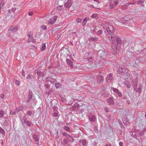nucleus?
<instances>
[{
    "instance_id": "nucleus-56",
    "label": "nucleus",
    "mask_w": 146,
    "mask_h": 146,
    "mask_svg": "<svg viewBox=\"0 0 146 146\" xmlns=\"http://www.w3.org/2000/svg\"><path fill=\"white\" fill-rule=\"evenodd\" d=\"M4 1L3 0H2L1 2V4H0V7L1 8L3 6H4Z\"/></svg>"
},
{
    "instance_id": "nucleus-43",
    "label": "nucleus",
    "mask_w": 146,
    "mask_h": 146,
    "mask_svg": "<svg viewBox=\"0 0 146 146\" xmlns=\"http://www.w3.org/2000/svg\"><path fill=\"white\" fill-rule=\"evenodd\" d=\"M4 112L2 110H0V118L2 117L4 115Z\"/></svg>"
},
{
    "instance_id": "nucleus-7",
    "label": "nucleus",
    "mask_w": 146,
    "mask_h": 146,
    "mask_svg": "<svg viewBox=\"0 0 146 146\" xmlns=\"http://www.w3.org/2000/svg\"><path fill=\"white\" fill-rule=\"evenodd\" d=\"M138 80L137 78H135L132 81V85L134 90H135L137 88V84L138 83Z\"/></svg>"
},
{
    "instance_id": "nucleus-44",
    "label": "nucleus",
    "mask_w": 146,
    "mask_h": 146,
    "mask_svg": "<svg viewBox=\"0 0 146 146\" xmlns=\"http://www.w3.org/2000/svg\"><path fill=\"white\" fill-rule=\"evenodd\" d=\"M58 112H54L52 114V115L55 117H57L58 116Z\"/></svg>"
},
{
    "instance_id": "nucleus-18",
    "label": "nucleus",
    "mask_w": 146,
    "mask_h": 146,
    "mask_svg": "<svg viewBox=\"0 0 146 146\" xmlns=\"http://www.w3.org/2000/svg\"><path fill=\"white\" fill-rule=\"evenodd\" d=\"M66 138L70 142H73L74 140V139L69 135L67 136Z\"/></svg>"
},
{
    "instance_id": "nucleus-50",
    "label": "nucleus",
    "mask_w": 146,
    "mask_h": 146,
    "mask_svg": "<svg viewBox=\"0 0 146 146\" xmlns=\"http://www.w3.org/2000/svg\"><path fill=\"white\" fill-rule=\"evenodd\" d=\"M76 21L78 23H81L82 21V19L80 18H77L76 19Z\"/></svg>"
},
{
    "instance_id": "nucleus-14",
    "label": "nucleus",
    "mask_w": 146,
    "mask_h": 146,
    "mask_svg": "<svg viewBox=\"0 0 146 146\" xmlns=\"http://www.w3.org/2000/svg\"><path fill=\"white\" fill-rule=\"evenodd\" d=\"M80 142L82 143V145L83 146H86L88 144L87 141L85 139L80 140Z\"/></svg>"
},
{
    "instance_id": "nucleus-46",
    "label": "nucleus",
    "mask_w": 146,
    "mask_h": 146,
    "mask_svg": "<svg viewBox=\"0 0 146 146\" xmlns=\"http://www.w3.org/2000/svg\"><path fill=\"white\" fill-rule=\"evenodd\" d=\"M16 111H15V110L14 111H13L12 110H11L10 112V113L11 115H14L16 114Z\"/></svg>"
},
{
    "instance_id": "nucleus-3",
    "label": "nucleus",
    "mask_w": 146,
    "mask_h": 146,
    "mask_svg": "<svg viewBox=\"0 0 146 146\" xmlns=\"http://www.w3.org/2000/svg\"><path fill=\"white\" fill-rule=\"evenodd\" d=\"M128 70L125 69L124 66H120L118 70V72L120 74H125L128 72Z\"/></svg>"
},
{
    "instance_id": "nucleus-19",
    "label": "nucleus",
    "mask_w": 146,
    "mask_h": 146,
    "mask_svg": "<svg viewBox=\"0 0 146 146\" xmlns=\"http://www.w3.org/2000/svg\"><path fill=\"white\" fill-rule=\"evenodd\" d=\"M89 40L90 41H93L95 42H96L98 40V38L96 37H91L89 39Z\"/></svg>"
},
{
    "instance_id": "nucleus-64",
    "label": "nucleus",
    "mask_w": 146,
    "mask_h": 146,
    "mask_svg": "<svg viewBox=\"0 0 146 146\" xmlns=\"http://www.w3.org/2000/svg\"><path fill=\"white\" fill-rule=\"evenodd\" d=\"M88 7L89 8H94V6L93 5H88Z\"/></svg>"
},
{
    "instance_id": "nucleus-13",
    "label": "nucleus",
    "mask_w": 146,
    "mask_h": 146,
    "mask_svg": "<svg viewBox=\"0 0 146 146\" xmlns=\"http://www.w3.org/2000/svg\"><path fill=\"white\" fill-rule=\"evenodd\" d=\"M107 100L108 103L110 104L113 105L114 104V103L113 101V97H112L110 98H108Z\"/></svg>"
},
{
    "instance_id": "nucleus-21",
    "label": "nucleus",
    "mask_w": 146,
    "mask_h": 146,
    "mask_svg": "<svg viewBox=\"0 0 146 146\" xmlns=\"http://www.w3.org/2000/svg\"><path fill=\"white\" fill-rule=\"evenodd\" d=\"M34 76L30 74H29L26 78V79H34Z\"/></svg>"
},
{
    "instance_id": "nucleus-28",
    "label": "nucleus",
    "mask_w": 146,
    "mask_h": 146,
    "mask_svg": "<svg viewBox=\"0 0 146 146\" xmlns=\"http://www.w3.org/2000/svg\"><path fill=\"white\" fill-rule=\"evenodd\" d=\"M64 129L67 131L71 132V130L70 128L68 126H64Z\"/></svg>"
},
{
    "instance_id": "nucleus-16",
    "label": "nucleus",
    "mask_w": 146,
    "mask_h": 146,
    "mask_svg": "<svg viewBox=\"0 0 146 146\" xmlns=\"http://www.w3.org/2000/svg\"><path fill=\"white\" fill-rule=\"evenodd\" d=\"M144 0H139L137 2V5H140L141 7H143L144 5Z\"/></svg>"
},
{
    "instance_id": "nucleus-15",
    "label": "nucleus",
    "mask_w": 146,
    "mask_h": 146,
    "mask_svg": "<svg viewBox=\"0 0 146 146\" xmlns=\"http://www.w3.org/2000/svg\"><path fill=\"white\" fill-rule=\"evenodd\" d=\"M37 74L38 75V79H39L41 76L43 77V73L40 70H37Z\"/></svg>"
},
{
    "instance_id": "nucleus-41",
    "label": "nucleus",
    "mask_w": 146,
    "mask_h": 146,
    "mask_svg": "<svg viewBox=\"0 0 146 146\" xmlns=\"http://www.w3.org/2000/svg\"><path fill=\"white\" fill-rule=\"evenodd\" d=\"M68 141L66 139H64L63 140L62 143V145H64L68 143Z\"/></svg>"
},
{
    "instance_id": "nucleus-53",
    "label": "nucleus",
    "mask_w": 146,
    "mask_h": 146,
    "mask_svg": "<svg viewBox=\"0 0 146 146\" xmlns=\"http://www.w3.org/2000/svg\"><path fill=\"white\" fill-rule=\"evenodd\" d=\"M62 135L64 136L66 138L69 135L66 132H63L62 133Z\"/></svg>"
},
{
    "instance_id": "nucleus-40",
    "label": "nucleus",
    "mask_w": 146,
    "mask_h": 146,
    "mask_svg": "<svg viewBox=\"0 0 146 146\" xmlns=\"http://www.w3.org/2000/svg\"><path fill=\"white\" fill-rule=\"evenodd\" d=\"M33 139H34L35 141H38V138L36 135H34Z\"/></svg>"
},
{
    "instance_id": "nucleus-31",
    "label": "nucleus",
    "mask_w": 146,
    "mask_h": 146,
    "mask_svg": "<svg viewBox=\"0 0 146 146\" xmlns=\"http://www.w3.org/2000/svg\"><path fill=\"white\" fill-rule=\"evenodd\" d=\"M23 122H22V124L23 125H24V123H27V122L28 121L27 120V119L26 118L25 116H24L23 117Z\"/></svg>"
},
{
    "instance_id": "nucleus-35",
    "label": "nucleus",
    "mask_w": 146,
    "mask_h": 146,
    "mask_svg": "<svg viewBox=\"0 0 146 146\" xmlns=\"http://www.w3.org/2000/svg\"><path fill=\"white\" fill-rule=\"evenodd\" d=\"M127 55L128 56V58L129 59L132 57V56H133V54L132 52H129L127 53Z\"/></svg>"
},
{
    "instance_id": "nucleus-52",
    "label": "nucleus",
    "mask_w": 146,
    "mask_h": 146,
    "mask_svg": "<svg viewBox=\"0 0 146 146\" xmlns=\"http://www.w3.org/2000/svg\"><path fill=\"white\" fill-rule=\"evenodd\" d=\"M41 28L42 30H46V27L45 25H42L41 26Z\"/></svg>"
},
{
    "instance_id": "nucleus-8",
    "label": "nucleus",
    "mask_w": 146,
    "mask_h": 146,
    "mask_svg": "<svg viewBox=\"0 0 146 146\" xmlns=\"http://www.w3.org/2000/svg\"><path fill=\"white\" fill-rule=\"evenodd\" d=\"M72 3L71 0H66L65 1L64 6L67 8H70L72 5Z\"/></svg>"
},
{
    "instance_id": "nucleus-27",
    "label": "nucleus",
    "mask_w": 146,
    "mask_h": 146,
    "mask_svg": "<svg viewBox=\"0 0 146 146\" xmlns=\"http://www.w3.org/2000/svg\"><path fill=\"white\" fill-rule=\"evenodd\" d=\"M46 45L45 43H43L41 46V50L42 51H43L45 50L46 48Z\"/></svg>"
},
{
    "instance_id": "nucleus-17",
    "label": "nucleus",
    "mask_w": 146,
    "mask_h": 146,
    "mask_svg": "<svg viewBox=\"0 0 146 146\" xmlns=\"http://www.w3.org/2000/svg\"><path fill=\"white\" fill-rule=\"evenodd\" d=\"M109 8L110 9H112L115 8V5H114V3H113V2H111L110 0V2L109 3Z\"/></svg>"
},
{
    "instance_id": "nucleus-32",
    "label": "nucleus",
    "mask_w": 146,
    "mask_h": 146,
    "mask_svg": "<svg viewBox=\"0 0 146 146\" xmlns=\"http://www.w3.org/2000/svg\"><path fill=\"white\" fill-rule=\"evenodd\" d=\"M146 131V129H143L140 132L139 134H138L139 136H143L144 134V132Z\"/></svg>"
},
{
    "instance_id": "nucleus-5",
    "label": "nucleus",
    "mask_w": 146,
    "mask_h": 146,
    "mask_svg": "<svg viewBox=\"0 0 146 146\" xmlns=\"http://www.w3.org/2000/svg\"><path fill=\"white\" fill-rule=\"evenodd\" d=\"M45 80L46 82H50L51 84H54L57 82L56 80V79L53 78L51 77H47L45 79Z\"/></svg>"
},
{
    "instance_id": "nucleus-37",
    "label": "nucleus",
    "mask_w": 146,
    "mask_h": 146,
    "mask_svg": "<svg viewBox=\"0 0 146 146\" xmlns=\"http://www.w3.org/2000/svg\"><path fill=\"white\" fill-rule=\"evenodd\" d=\"M139 59H137V58L136 59L135 61V64L133 65L135 67H136V65L137 64L139 63V62H140V60Z\"/></svg>"
},
{
    "instance_id": "nucleus-25",
    "label": "nucleus",
    "mask_w": 146,
    "mask_h": 146,
    "mask_svg": "<svg viewBox=\"0 0 146 146\" xmlns=\"http://www.w3.org/2000/svg\"><path fill=\"white\" fill-rule=\"evenodd\" d=\"M112 74H109L107 76V79L110 81L112 79Z\"/></svg>"
},
{
    "instance_id": "nucleus-26",
    "label": "nucleus",
    "mask_w": 146,
    "mask_h": 146,
    "mask_svg": "<svg viewBox=\"0 0 146 146\" xmlns=\"http://www.w3.org/2000/svg\"><path fill=\"white\" fill-rule=\"evenodd\" d=\"M112 2L114 3V5L116 6L119 4V0H110Z\"/></svg>"
},
{
    "instance_id": "nucleus-22",
    "label": "nucleus",
    "mask_w": 146,
    "mask_h": 146,
    "mask_svg": "<svg viewBox=\"0 0 146 146\" xmlns=\"http://www.w3.org/2000/svg\"><path fill=\"white\" fill-rule=\"evenodd\" d=\"M66 62L70 66H71L73 65V62L68 58L66 59Z\"/></svg>"
},
{
    "instance_id": "nucleus-57",
    "label": "nucleus",
    "mask_w": 146,
    "mask_h": 146,
    "mask_svg": "<svg viewBox=\"0 0 146 146\" xmlns=\"http://www.w3.org/2000/svg\"><path fill=\"white\" fill-rule=\"evenodd\" d=\"M79 105L77 103L74 104L73 106L74 108H75L77 107H78L79 106Z\"/></svg>"
},
{
    "instance_id": "nucleus-11",
    "label": "nucleus",
    "mask_w": 146,
    "mask_h": 146,
    "mask_svg": "<svg viewBox=\"0 0 146 146\" xmlns=\"http://www.w3.org/2000/svg\"><path fill=\"white\" fill-rule=\"evenodd\" d=\"M33 96V93L32 91H30L29 92L28 98L27 100V102H29L32 99Z\"/></svg>"
},
{
    "instance_id": "nucleus-20",
    "label": "nucleus",
    "mask_w": 146,
    "mask_h": 146,
    "mask_svg": "<svg viewBox=\"0 0 146 146\" xmlns=\"http://www.w3.org/2000/svg\"><path fill=\"white\" fill-rule=\"evenodd\" d=\"M89 18L88 17H85L84 19V21L82 23V25L83 26H85L88 20H89Z\"/></svg>"
},
{
    "instance_id": "nucleus-54",
    "label": "nucleus",
    "mask_w": 146,
    "mask_h": 146,
    "mask_svg": "<svg viewBox=\"0 0 146 146\" xmlns=\"http://www.w3.org/2000/svg\"><path fill=\"white\" fill-rule=\"evenodd\" d=\"M111 115H108L106 116L107 118L108 119V121H110V118H111Z\"/></svg>"
},
{
    "instance_id": "nucleus-4",
    "label": "nucleus",
    "mask_w": 146,
    "mask_h": 146,
    "mask_svg": "<svg viewBox=\"0 0 146 146\" xmlns=\"http://www.w3.org/2000/svg\"><path fill=\"white\" fill-rule=\"evenodd\" d=\"M58 17L57 16H54L52 18L49 19L48 21V25H51L54 23L56 21Z\"/></svg>"
},
{
    "instance_id": "nucleus-59",
    "label": "nucleus",
    "mask_w": 146,
    "mask_h": 146,
    "mask_svg": "<svg viewBox=\"0 0 146 146\" xmlns=\"http://www.w3.org/2000/svg\"><path fill=\"white\" fill-rule=\"evenodd\" d=\"M131 4V3H127V4H124L123 5H124V6H125L126 8L128 6H129V4Z\"/></svg>"
},
{
    "instance_id": "nucleus-55",
    "label": "nucleus",
    "mask_w": 146,
    "mask_h": 146,
    "mask_svg": "<svg viewBox=\"0 0 146 146\" xmlns=\"http://www.w3.org/2000/svg\"><path fill=\"white\" fill-rule=\"evenodd\" d=\"M20 82L18 80H16L15 82V84L17 85H20Z\"/></svg>"
},
{
    "instance_id": "nucleus-51",
    "label": "nucleus",
    "mask_w": 146,
    "mask_h": 146,
    "mask_svg": "<svg viewBox=\"0 0 146 146\" xmlns=\"http://www.w3.org/2000/svg\"><path fill=\"white\" fill-rule=\"evenodd\" d=\"M31 40H30V41L33 42V43H35L36 42V41L34 38H33V37L30 38Z\"/></svg>"
},
{
    "instance_id": "nucleus-12",
    "label": "nucleus",
    "mask_w": 146,
    "mask_h": 146,
    "mask_svg": "<svg viewBox=\"0 0 146 146\" xmlns=\"http://www.w3.org/2000/svg\"><path fill=\"white\" fill-rule=\"evenodd\" d=\"M96 78L99 84L103 82V77L102 76H98L96 77Z\"/></svg>"
},
{
    "instance_id": "nucleus-62",
    "label": "nucleus",
    "mask_w": 146,
    "mask_h": 146,
    "mask_svg": "<svg viewBox=\"0 0 146 146\" xmlns=\"http://www.w3.org/2000/svg\"><path fill=\"white\" fill-rule=\"evenodd\" d=\"M21 75L23 76H25V71L23 70H22V72L21 73Z\"/></svg>"
},
{
    "instance_id": "nucleus-36",
    "label": "nucleus",
    "mask_w": 146,
    "mask_h": 146,
    "mask_svg": "<svg viewBox=\"0 0 146 146\" xmlns=\"http://www.w3.org/2000/svg\"><path fill=\"white\" fill-rule=\"evenodd\" d=\"M56 88H58L60 87L61 84L59 83H55L54 84Z\"/></svg>"
},
{
    "instance_id": "nucleus-60",
    "label": "nucleus",
    "mask_w": 146,
    "mask_h": 146,
    "mask_svg": "<svg viewBox=\"0 0 146 146\" xmlns=\"http://www.w3.org/2000/svg\"><path fill=\"white\" fill-rule=\"evenodd\" d=\"M104 110L107 112H108L109 111V110L107 107H106L104 108Z\"/></svg>"
},
{
    "instance_id": "nucleus-30",
    "label": "nucleus",
    "mask_w": 146,
    "mask_h": 146,
    "mask_svg": "<svg viewBox=\"0 0 146 146\" xmlns=\"http://www.w3.org/2000/svg\"><path fill=\"white\" fill-rule=\"evenodd\" d=\"M27 36L28 37V38H30L33 37V33L31 31L29 32L28 33Z\"/></svg>"
},
{
    "instance_id": "nucleus-6",
    "label": "nucleus",
    "mask_w": 146,
    "mask_h": 146,
    "mask_svg": "<svg viewBox=\"0 0 146 146\" xmlns=\"http://www.w3.org/2000/svg\"><path fill=\"white\" fill-rule=\"evenodd\" d=\"M18 30V28L17 27L15 26H12L9 29L8 31L13 33L15 32Z\"/></svg>"
},
{
    "instance_id": "nucleus-61",
    "label": "nucleus",
    "mask_w": 146,
    "mask_h": 146,
    "mask_svg": "<svg viewBox=\"0 0 146 146\" xmlns=\"http://www.w3.org/2000/svg\"><path fill=\"white\" fill-rule=\"evenodd\" d=\"M97 15L96 14H93L91 15V17L92 18H96V17Z\"/></svg>"
},
{
    "instance_id": "nucleus-45",
    "label": "nucleus",
    "mask_w": 146,
    "mask_h": 146,
    "mask_svg": "<svg viewBox=\"0 0 146 146\" xmlns=\"http://www.w3.org/2000/svg\"><path fill=\"white\" fill-rule=\"evenodd\" d=\"M113 92L116 94H117L119 91V90L117 89L114 88H113Z\"/></svg>"
},
{
    "instance_id": "nucleus-39",
    "label": "nucleus",
    "mask_w": 146,
    "mask_h": 146,
    "mask_svg": "<svg viewBox=\"0 0 146 146\" xmlns=\"http://www.w3.org/2000/svg\"><path fill=\"white\" fill-rule=\"evenodd\" d=\"M58 109V107L56 106H54L53 107L52 109L54 112H58V111L57 110Z\"/></svg>"
},
{
    "instance_id": "nucleus-24",
    "label": "nucleus",
    "mask_w": 146,
    "mask_h": 146,
    "mask_svg": "<svg viewBox=\"0 0 146 146\" xmlns=\"http://www.w3.org/2000/svg\"><path fill=\"white\" fill-rule=\"evenodd\" d=\"M120 19H121L122 21H123V22H122V23H125V22H124V21H127L129 20V19L127 17H125L124 18H120L119 19V20H120Z\"/></svg>"
},
{
    "instance_id": "nucleus-42",
    "label": "nucleus",
    "mask_w": 146,
    "mask_h": 146,
    "mask_svg": "<svg viewBox=\"0 0 146 146\" xmlns=\"http://www.w3.org/2000/svg\"><path fill=\"white\" fill-rule=\"evenodd\" d=\"M139 136L138 135V134H135L134 135H133V137L134 138H135L137 140L139 141Z\"/></svg>"
},
{
    "instance_id": "nucleus-10",
    "label": "nucleus",
    "mask_w": 146,
    "mask_h": 146,
    "mask_svg": "<svg viewBox=\"0 0 146 146\" xmlns=\"http://www.w3.org/2000/svg\"><path fill=\"white\" fill-rule=\"evenodd\" d=\"M90 56V55L89 54V52H86L85 54V56L86 57V56H87L88 57L86 58V59H87L88 61L89 62H91L93 61V59L92 57H91Z\"/></svg>"
},
{
    "instance_id": "nucleus-34",
    "label": "nucleus",
    "mask_w": 146,
    "mask_h": 146,
    "mask_svg": "<svg viewBox=\"0 0 146 146\" xmlns=\"http://www.w3.org/2000/svg\"><path fill=\"white\" fill-rule=\"evenodd\" d=\"M5 131L4 129H2L1 127H0V133L2 135H5Z\"/></svg>"
},
{
    "instance_id": "nucleus-29",
    "label": "nucleus",
    "mask_w": 146,
    "mask_h": 146,
    "mask_svg": "<svg viewBox=\"0 0 146 146\" xmlns=\"http://www.w3.org/2000/svg\"><path fill=\"white\" fill-rule=\"evenodd\" d=\"M8 117H6L5 119L3 121V124L4 125L6 126L7 125V124L8 123Z\"/></svg>"
},
{
    "instance_id": "nucleus-58",
    "label": "nucleus",
    "mask_w": 146,
    "mask_h": 146,
    "mask_svg": "<svg viewBox=\"0 0 146 146\" xmlns=\"http://www.w3.org/2000/svg\"><path fill=\"white\" fill-rule=\"evenodd\" d=\"M32 112L31 111H28L27 112V115L29 116H31L32 114Z\"/></svg>"
},
{
    "instance_id": "nucleus-49",
    "label": "nucleus",
    "mask_w": 146,
    "mask_h": 146,
    "mask_svg": "<svg viewBox=\"0 0 146 146\" xmlns=\"http://www.w3.org/2000/svg\"><path fill=\"white\" fill-rule=\"evenodd\" d=\"M62 8V6L61 5H60L57 6L56 7V9L58 10H61Z\"/></svg>"
},
{
    "instance_id": "nucleus-23",
    "label": "nucleus",
    "mask_w": 146,
    "mask_h": 146,
    "mask_svg": "<svg viewBox=\"0 0 146 146\" xmlns=\"http://www.w3.org/2000/svg\"><path fill=\"white\" fill-rule=\"evenodd\" d=\"M23 107H19L15 109V111H16V113H18L20 111L23 110Z\"/></svg>"
},
{
    "instance_id": "nucleus-2",
    "label": "nucleus",
    "mask_w": 146,
    "mask_h": 146,
    "mask_svg": "<svg viewBox=\"0 0 146 146\" xmlns=\"http://www.w3.org/2000/svg\"><path fill=\"white\" fill-rule=\"evenodd\" d=\"M112 42L113 45L112 46L111 50L113 54H116L119 51L120 46L117 44L116 43H114V41Z\"/></svg>"
},
{
    "instance_id": "nucleus-38",
    "label": "nucleus",
    "mask_w": 146,
    "mask_h": 146,
    "mask_svg": "<svg viewBox=\"0 0 146 146\" xmlns=\"http://www.w3.org/2000/svg\"><path fill=\"white\" fill-rule=\"evenodd\" d=\"M28 126H31L33 125V124L30 121H27V123H25Z\"/></svg>"
},
{
    "instance_id": "nucleus-47",
    "label": "nucleus",
    "mask_w": 146,
    "mask_h": 146,
    "mask_svg": "<svg viewBox=\"0 0 146 146\" xmlns=\"http://www.w3.org/2000/svg\"><path fill=\"white\" fill-rule=\"evenodd\" d=\"M102 33V30H99L97 31L96 34L97 35H101Z\"/></svg>"
},
{
    "instance_id": "nucleus-63",
    "label": "nucleus",
    "mask_w": 146,
    "mask_h": 146,
    "mask_svg": "<svg viewBox=\"0 0 146 146\" xmlns=\"http://www.w3.org/2000/svg\"><path fill=\"white\" fill-rule=\"evenodd\" d=\"M117 94H118V96L119 97H121L122 96V94L121 92H120L119 91L117 93Z\"/></svg>"
},
{
    "instance_id": "nucleus-48",
    "label": "nucleus",
    "mask_w": 146,
    "mask_h": 146,
    "mask_svg": "<svg viewBox=\"0 0 146 146\" xmlns=\"http://www.w3.org/2000/svg\"><path fill=\"white\" fill-rule=\"evenodd\" d=\"M126 119H127V117H126ZM123 123L125 125H127V124H128L129 123V122L127 120V121H126L125 120H123Z\"/></svg>"
},
{
    "instance_id": "nucleus-9",
    "label": "nucleus",
    "mask_w": 146,
    "mask_h": 146,
    "mask_svg": "<svg viewBox=\"0 0 146 146\" xmlns=\"http://www.w3.org/2000/svg\"><path fill=\"white\" fill-rule=\"evenodd\" d=\"M89 121L92 122H94L96 119L95 116L92 114H90L88 117Z\"/></svg>"
},
{
    "instance_id": "nucleus-33",
    "label": "nucleus",
    "mask_w": 146,
    "mask_h": 146,
    "mask_svg": "<svg viewBox=\"0 0 146 146\" xmlns=\"http://www.w3.org/2000/svg\"><path fill=\"white\" fill-rule=\"evenodd\" d=\"M142 89V88L141 87V84H140L139 85V86L138 88L137 89V92H138L139 93L141 92Z\"/></svg>"
},
{
    "instance_id": "nucleus-1",
    "label": "nucleus",
    "mask_w": 146,
    "mask_h": 146,
    "mask_svg": "<svg viewBox=\"0 0 146 146\" xmlns=\"http://www.w3.org/2000/svg\"><path fill=\"white\" fill-rule=\"evenodd\" d=\"M104 31L106 33L109 39L112 42L114 41V43H116V41L117 45H121L123 43V41L121 38L117 36H114V32L115 31L113 27L111 25H108L104 27Z\"/></svg>"
}]
</instances>
